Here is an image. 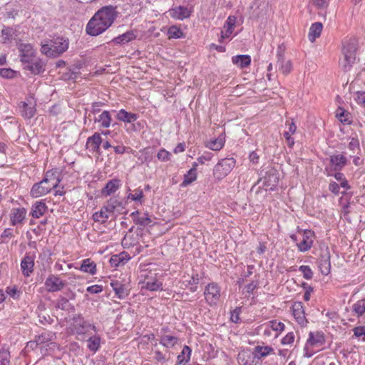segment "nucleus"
Wrapping results in <instances>:
<instances>
[{"instance_id": "nucleus-1", "label": "nucleus", "mask_w": 365, "mask_h": 365, "mask_svg": "<svg viewBox=\"0 0 365 365\" xmlns=\"http://www.w3.org/2000/svg\"><path fill=\"white\" fill-rule=\"evenodd\" d=\"M61 182L59 175L56 171L48 170L44 178L38 183L33 185L31 194L34 197H38L49 192L52 189L58 186Z\"/></svg>"}, {"instance_id": "nucleus-2", "label": "nucleus", "mask_w": 365, "mask_h": 365, "mask_svg": "<svg viewBox=\"0 0 365 365\" xmlns=\"http://www.w3.org/2000/svg\"><path fill=\"white\" fill-rule=\"evenodd\" d=\"M68 45L69 41L67 38L56 36L49 41L41 44V51L48 57H56L66 51Z\"/></svg>"}, {"instance_id": "nucleus-3", "label": "nucleus", "mask_w": 365, "mask_h": 365, "mask_svg": "<svg viewBox=\"0 0 365 365\" xmlns=\"http://www.w3.org/2000/svg\"><path fill=\"white\" fill-rule=\"evenodd\" d=\"M114 21V6H106L99 9L90 19V26L110 27Z\"/></svg>"}, {"instance_id": "nucleus-4", "label": "nucleus", "mask_w": 365, "mask_h": 365, "mask_svg": "<svg viewBox=\"0 0 365 365\" xmlns=\"http://www.w3.org/2000/svg\"><path fill=\"white\" fill-rule=\"evenodd\" d=\"M235 165L233 158H225L220 161L214 168L213 175L217 179L227 176Z\"/></svg>"}, {"instance_id": "nucleus-5", "label": "nucleus", "mask_w": 365, "mask_h": 365, "mask_svg": "<svg viewBox=\"0 0 365 365\" xmlns=\"http://www.w3.org/2000/svg\"><path fill=\"white\" fill-rule=\"evenodd\" d=\"M251 18L259 19L267 16L269 11L268 0H255L251 6Z\"/></svg>"}, {"instance_id": "nucleus-6", "label": "nucleus", "mask_w": 365, "mask_h": 365, "mask_svg": "<svg viewBox=\"0 0 365 365\" xmlns=\"http://www.w3.org/2000/svg\"><path fill=\"white\" fill-rule=\"evenodd\" d=\"M279 181L277 171L274 169L269 170L263 178L257 181V184L262 183V187L265 190H273ZM261 187V185L259 186Z\"/></svg>"}, {"instance_id": "nucleus-7", "label": "nucleus", "mask_w": 365, "mask_h": 365, "mask_svg": "<svg viewBox=\"0 0 365 365\" xmlns=\"http://www.w3.org/2000/svg\"><path fill=\"white\" fill-rule=\"evenodd\" d=\"M18 49L20 53V61L24 64L31 63L36 58L35 51L29 43H21L18 45Z\"/></svg>"}, {"instance_id": "nucleus-8", "label": "nucleus", "mask_w": 365, "mask_h": 365, "mask_svg": "<svg viewBox=\"0 0 365 365\" xmlns=\"http://www.w3.org/2000/svg\"><path fill=\"white\" fill-rule=\"evenodd\" d=\"M66 283L61 280L57 275L51 274L45 282V287L48 292H56L61 290Z\"/></svg>"}, {"instance_id": "nucleus-9", "label": "nucleus", "mask_w": 365, "mask_h": 365, "mask_svg": "<svg viewBox=\"0 0 365 365\" xmlns=\"http://www.w3.org/2000/svg\"><path fill=\"white\" fill-rule=\"evenodd\" d=\"M206 301L210 304H216L220 297V290L216 284H209L204 292Z\"/></svg>"}, {"instance_id": "nucleus-10", "label": "nucleus", "mask_w": 365, "mask_h": 365, "mask_svg": "<svg viewBox=\"0 0 365 365\" xmlns=\"http://www.w3.org/2000/svg\"><path fill=\"white\" fill-rule=\"evenodd\" d=\"M93 220L102 223L105 222L109 217H114V204L110 202L107 206H104L99 212H96L93 215Z\"/></svg>"}, {"instance_id": "nucleus-11", "label": "nucleus", "mask_w": 365, "mask_h": 365, "mask_svg": "<svg viewBox=\"0 0 365 365\" xmlns=\"http://www.w3.org/2000/svg\"><path fill=\"white\" fill-rule=\"evenodd\" d=\"M284 49V48H283L282 45H280L278 48V52L277 54V59H278L277 63L279 65V68L282 71V73L284 75H287L289 73H290L292 66V63L290 61H284V55H283Z\"/></svg>"}, {"instance_id": "nucleus-12", "label": "nucleus", "mask_w": 365, "mask_h": 365, "mask_svg": "<svg viewBox=\"0 0 365 365\" xmlns=\"http://www.w3.org/2000/svg\"><path fill=\"white\" fill-rule=\"evenodd\" d=\"M292 313L296 321L302 327L307 324V320L305 317V313L302 302H295L292 306Z\"/></svg>"}, {"instance_id": "nucleus-13", "label": "nucleus", "mask_w": 365, "mask_h": 365, "mask_svg": "<svg viewBox=\"0 0 365 365\" xmlns=\"http://www.w3.org/2000/svg\"><path fill=\"white\" fill-rule=\"evenodd\" d=\"M314 232L310 230H305L302 235V240L297 244L298 249L300 252H307L312 246Z\"/></svg>"}, {"instance_id": "nucleus-14", "label": "nucleus", "mask_w": 365, "mask_h": 365, "mask_svg": "<svg viewBox=\"0 0 365 365\" xmlns=\"http://www.w3.org/2000/svg\"><path fill=\"white\" fill-rule=\"evenodd\" d=\"M34 257L26 254L21 262V269L25 277H29L34 272Z\"/></svg>"}, {"instance_id": "nucleus-15", "label": "nucleus", "mask_w": 365, "mask_h": 365, "mask_svg": "<svg viewBox=\"0 0 365 365\" xmlns=\"http://www.w3.org/2000/svg\"><path fill=\"white\" fill-rule=\"evenodd\" d=\"M26 210L24 207L13 208L10 214L11 224L14 226L22 224L26 218Z\"/></svg>"}, {"instance_id": "nucleus-16", "label": "nucleus", "mask_w": 365, "mask_h": 365, "mask_svg": "<svg viewBox=\"0 0 365 365\" xmlns=\"http://www.w3.org/2000/svg\"><path fill=\"white\" fill-rule=\"evenodd\" d=\"M24 69L31 71L32 74L37 75L44 71L45 64L43 61L38 58H34L31 63H26Z\"/></svg>"}, {"instance_id": "nucleus-17", "label": "nucleus", "mask_w": 365, "mask_h": 365, "mask_svg": "<svg viewBox=\"0 0 365 365\" xmlns=\"http://www.w3.org/2000/svg\"><path fill=\"white\" fill-rule=\"evenodd\" d=\"M308 345H312L314 347H320L325 343L324 335L321 331H311L309 338L307 340Z\"/></svg>"}, {"instance_id": "nucleus-18", "label": "nucleus", "mask_w": 365, "mask_h": 365, "mask_svg": "<svg viewBox=\"0 0 365 365\" xmlns=\"http://www.w3.org/2000/svg\"><path fill=\"white\" fill-rule=\"evenodd\" d=\"M190 10L185 6H177L170 11V14L173 18L183 20L190 16Z\"/></svg>"}, {"instance_id": "nucleus-19", "label": "nucleus", "mask_w": 365, "mask_h": 365, "mask_svg": "<svg viewBox=\"0 0 365 365\" xmlns=\"http://www.w3.org/2000/svg\"><path fill=\"white\" fill-rule=\"evenodd\" d=\"M237 18L235 16H230L224 26L223 30L221 31V38H226L233 32L235 26Z\"/></svg>"}, {"instance_id": "nucleus-20", "label": "nucleus", "mask_w": 365, "mask_h": 365, "mask_svg": "<svg viewBox=\"0 0 365 365\" xmlns=\"http://www.w3.org/2000/svg\"><path fill=\"white\" fill-rule=\"evenodd\" d=\"M124 283L119 284L115 282V296L119 299H124L129 294L130 290L129 279L128 281L123 280Z\"/></svg>"}, {"instance_id": "nucleus-21", "label": "nucleus", "mask_w": 365, "mask_h": 365, "mask_svg": "<svg viewBox=\"0 0 365 365\" xmlns=\"http://www.w3.org/2000/svg\"><path fill=\"white\" fill-rule=\"evenodd\" d=\"M347 160L343 155H334L330 157V163L335 171L341 170L346 164Z\"/></svg>"}, {"instance_id": "nucleus-22", "label": "nucleus", "mask_w": 365, "mask_h": 365, "mask_svg": "<svg viewBox=\"0 0 365 365\" xmlns=\"http://www.w3.org/2000/svg\"><path fill=\"white\" fill-rule=\"evenodd\" d=\"M319 269L322 274L327 275L330 272L331 262L329 255H322L319 259Z\"/></svg>"}, {"instance_id": "nucleus-23", "label": "nucleus", "mask_w": 365, "mask_h": 365, "mask_svg": "<svg viewBox=\"0 0 365 365\" xmlns=\"http://www.w3.org/2000/svg\"><path fill=\"white\" fill-rule=\"evenodd\" d=\"M132 215L137 225L147 226L152 223V220L146 213L140 214L138 211H135L132 213Z\"/></svg>"}, {"instance_id": "nucleus-24", "label": "nucleus", "mask_w": 365, "mask_h": 365, "mask_svg": "<svg viewBox=\"0 0 365 365\" xmlns=\"http://www.w3.org/2000/svg\"><path fill=\"white\" fill-rule=\"evenodd\" d=\"M79 269L83 272L93 275L96 273V264L89 258L85 259L82 261Z\"/></svg>"}, {"instance_id": "nucleus-25", "label": "nucleus", "mask_w": 365, "mask_h": 365, "mask_svg": "<svg viewBox=\"0 0 365 365\" xmlns=\"http://www.w3.org/2000/svg\"><path fill=\"white\" fill-rule=\"evenodd\" d=\"M47 210V206L43 202H36L33 205L31 215L34 218H39L43 216Z\"/></svg>"}, {"instance_id": "nucleus-26", "label": "nucleus", "mask_w": 365, "mask_h": 365, "mask_svg": "<svg viewBox=\"0 0 365 365\" xmlns=\"http://www.w3.org/2000/svg\"><path fill=\"white\" fill-rule=\"evenodd\" d=\"M101 143L102 139L100 134L95 133L92 136L88 138L86 147L88 148H91L93 150H98Z\"/></svg>"}, {"instance_id": "nucleus-27", "label": "nucleus", "mask_w": 365, "mask_h": 365, "mask_svg": "<svg viewBox=\"0 0 365 365\" xmlns=\"http://www.w3.org/2000/svg\"><path fill=\"white\" fill-rule=\"evenodd\" d=\"M322 28V24L320 22H316L311 26L309 32V39L311 42H314L317 38L319 37Z\"/></svg>"}, {"instance_id": "nucleus-28", "label": "nucleus", "mask_w": 365, "mask_h": 365, "mask_svg": "<svg viewBox=\"0 0 365 365\" xmlns=\"http://www.w3.org/2000/svg\"><path fill=\"white\" fill-rule=\"evenodd\" d=\"M197 163H194L192 168L184 175V180L182 183V186H187L194 182L197 178Z\"/></svg>"}, {"instance_id": "nucleus-29", "label": "nucleus", "mask_w": 365, "mask_h": 365, "mask_svg": "<svg viewBox=\"0 0 365 365\" xmlns=\"http://www.w3.org/2000/svg\"><path fill=\"white\" fill-rule=\"evenodd\" d=\"M356 41L355 39H350L345 42L342 49V53L356 57Z\"/></svg>"}, {"instance_id": "nucleus-30", "label": "nucleus", "mask_w": 365, "mask_h": 365, "mask_svg": "<svg viewBox=\"0 0 365 365\" xmlns=\"http://www.w3.org/2000/svg\"><path fill=\"white\" fill-rule=\"evenodd\" d=\"M232 61L234 64L237 65L242 68L248 66L250 64L251 58L248 55H239L233 56Z\"/></svg>"}, {"instance_id": "nucleus-31", "label": "nucleus", "mask_w": 365, "mask_h": 365, "mask_svg": "<svg viewBox=\"0 0 365 365\" xmlns=\"http://www.w3.org/2000/svg\"><path fill=\"white\" fill-rule=\"evenodd\" d=\"M336 117L344 124L349 125L351 123V114L343 108L339 107L337 108L336 110Z\"/></svg>"}, {"instance_id": "nucleus-32", "label": "nucleus", "mask_w": 365, "mask_h": 365, "mask_svg": "<svg viewBox=\"0 0 365 365\" xmlns=\"http://www.w3.org/2000/svg\"><path fill=\"white\" fill-rule=\"evenodd\" d=\"M144 283L145 286L143 287H145L150 291H157L163 289L162 282L155 278H148Z\"/></svg>"}, {"instance_id": "nucleus-33", "label": "nucleus", "mask_w": 365, "mask_h": 365, "mask_svg": "<svg viewBox=\"0 0 365 365\" xmlns=\"http://www.w3.org/2000/svg\"><path fill=\"white\" fill-rule=\"evenodd\" d=\"M117 118L125 123H133L136 120L137 115L122 109L118 113Z\"/></svg>"}, {"instance_id": "nucleus-34", "label": "nucleus", "mask_w": 365, "mask_h": 365, "mask_svg": "<svg viewBox=\"0 0 365 365\" xmlns=\"http://www.w3.org/2000/svg\"><path fill=\"white\" fill-rule=\"evenodd\" d=\"M178 341L176 336L170 335H163L160 339V344L167 348L173 347Z\"/></svg>"}, {"instance_id": "nucleus-35", "label": "nucleus", "mask_w": 365, "mask_h": 365, "mask_svg": "<svg viewBox=\"0 0 365 365\" xmlns=\"http://www.w3.org/2000/svg\"><path fill=\"white\" fill-rule=\"evenodd\" d=\"M191 354V349L189 346H185L180 353L178 356L177 363L178 364H185L189 361Z\"/></svg>"}, {"instance_id": "nucleus-36", "label": "nucleus", "mask_w": 365, "mask_h": 365, "mask_svg": "<svg viewBox=\"0 0 365 365\" xmlns=\"http://www.w3.org/2000/svg\"><path fill=\"white\" fill-rule=\"evenodd\" d=\"M287 125H289V130L284 132V136L287 140L288 145L289 147H292L294 145V142L293 138H291V135L294 134L296 132L297 126L292 121L291 123L287 121Z\"/></svg>"}, {"instance_id": "nucleus-37", "label": "nucleus", "mask_w": 365, "mask_h": 365, "mask_svg": "<svg viewBox=\"0 0 365 365\" xmlns=\"http://www.w3.org/2000/svg\"><path fill=\"white\" fill-rule=\"evenodd\" d=\"M356 57L349 56L343 53V58L340 60L339 64L341 68L345 71L349 70L352 64L355 62Z\"/></svg>"}, {"instance_id": "nucleus-38", "label": "nucleus", "mask_w": 365, "mask_h": 365, "mask_svg": "<svg viewBox=\"0 0 365 365\" xmlns=\"http://www.w3.org/2000/svg\"><path fill=\"white\" fill-rule=\"evenodd\" d=\"M90 21L88 22L86 28V33L92 36H96L106 30V27H101L97 25L90 26Z\"/></svg>"}, {"instance_id": "nucleus-39", "label": "nucleus", "mask_w": 365, "mask_h": 365, "mask_svg": "<svg viewBox=\"0 0 365 365\" xmlns=\"http://www.w3.org/2000/svg\"><path fill=\"white\" fill-rule=\"evenodd\" d=\"M136 38V35L135 33L131 31H128L125 34H123L122 35H119L118 37L115 38V43H128Z\"/></svg>"}, {"instance_id": "nucleus-40", "label": "nucleus", "mask_w": 365, "mask_h": 365, "mask_svg": "<svg viewBox=\"0 0 365 365\" xmlns=\"http://www.w3.org/2000/svg\"><path fill=\"white\" fill-rule=\"evenodd\" d=\"M353 311L357 317L361 316L365 312V299L359 300L353 305Z\"/></svg>"}, {"instance_id": "nucleus-41", "label": "nucleus", "mask_w": 365, "mask_h": 365, "mask_svg": "<svg viewBox=\"0 0 365 365\" xmlns=\"http://www.w3.org/2000/svg\"><path fill=\"white\" fill-rule=\"evenodd\" d=\"M168 38H180L183 36L182 30L176 26H172L168 31Z\"/></svg>"}, {"instance_id": "nucleus-42", "label": "nucleus", "mask_w": 365, "mask_h": 365, "mask_svg": "<svg viewBox=\"0 0 365 365\" xmlns=\"http://www.w3.org/2000/svg\"><path fill=\"white\" fill-rule=\"evenodd\" d=\"M132 237L133 234L130 232L125 235L121 242V245L123 247H129L138 243V240L136 239H133Z\"/></svg>"}, {"instance_id": "nucleus-43", "label": "nucleus", "mask_w": 365, "mask_h": 365, "mask_svg": "<svg viewBox=\"0 0 365 365\" xmlns=\"http://www.w3.org/2000/svg\"><path fill=\"white\" fill-rule=\"evenodd\" d=\"M10 364V352L7 349L1 348L0 349V365Z\"/></svg>"}, {"instance_id": "nucleus-44", "label": "nucleus", "mask_w": 365, "mask_h": 365, "mask_svg": "<svg viewBox=\"0 0 365 365\" xmlns=\"http://www.w3.org/2000/svg\"><path fill=\"white\" fill-rule=\"evenodd\" d=\"M255 352L259 354L261 357H264L269 355L273 351V349L270 346H257L255 349Z\"/></svg>"}, {"instance_id": "nucleus-45", "label": "nucleus", "mask_w": 365, "mask_h": 365, "mask_svg": "<svg viewBox=\"0 0 365 365\" xmlns=\"http://www.w3.org/2000/svg\"><path fill=\"white\" fill-rule=\"evenodd\" d=\"M35 113V109L33 107L29 106L26 103H23L22 115L28 119L31 118Z\"/></svg>"}, {"instance_id": "nucleus-46", "label": "nucleus", "mask_w": 365, "mask_h": 365, "mask_svg": "<svg viewBox=\"0 0 365 365\" xmlns=\"http://www.w3.org/2000/svg\"><path fill=\"white\" fill-rule=\"evenodd\" d=\"M224 145V141L222 138H217L214 140H211L207 147L212 150H220Z\"/></svg>"}, {"instance_id": "nucleus-47", "label": "nucleus", "mask_w": 365, "mask_h": 365, "mask_svg": "<svg viewBox=\"0 0 365 365\" xmlns=\"http://www.w3.org/2000/svg\"><path fill=\"white\" fill-rule=\"evenodd\" d=\"M88 341V347L91 351H96L100 345V339L98 337H90Z\"/></svg>"}, {"instance_id": "nucleus-48", "label": "nucleus", "mask_w": 365, "mask_h": 365, "mask_svg": "<svg viewBox=\"0 0 365 365\" xmlns=\"http://www.w3.org/2000/svg\"><path fill=\"white\" fill-rule=\"evenodd\" d=\"M98 121L103 127H108L110 122L109 113L103 111L101 115H99Z\"/></svg>"}, {"instance_id": "nucleus-49", "label": "nucleus", "mask_w": 365, "mask_h": 365, "mask_svg": "<svg viewBox=\"0 0 365 365\" xmlns=\"http://www.w3.org/2000/svg\"><path fill=\"white\" fill-rule=\"evenodd\" d=\"M129 259L130 256L125 252H122L118 255H115V266H118L120 264H123Z\"/></svg>"}, {"instance_id": "nucleus-50", "label": "nucleus", "mask_w": 365, "mask_h": 365, "mask_svg": "<svg viewBox=\"0 0 365 365\" xmlns=\"http://www.w3.org/2000/svg\"><path fill=\"white\" fill-rule=\"evenodd\" d=\"M114 190V179L110 180L106 184V187H103L101 190L102 195L106 197Z\"/></svg>"}, {"instance_id": "nucleus-51", "label": "nucleus", "mask_w": 365, "mask_h": 365, "mask_svg": "<svg viewBox=\"0 0 365 365\" xmlns=\"http://www.w3.org/2000/svg\"><path fill=\"white\" fill-rule=\"evenodd\" d=\"M12 36V29L9 27L4 28L1 30V41L4 43L10 41Z\"/></svg>"}, {"instance_id": "nucleus-52", "label": "nucleus", "mask_w": 365, "mask_h": 365, "mask_svg": "<svg viewBox=\"0 0 365 365\" xmlns=\"http://www.w3.org/2000/svg\"><path fill=\"white\" fill-rule=\"evenodd\" d=\"M299 271L303 274V277L307 279H310L313 277V272L310 267L307 265H302L299 268Z\"/></svg>"}, {"instance_id": "nucleus-53", "label": "nucleus", "mask_w": 365, "mask_h": 365, "mask_svg": "<svg viewBox=\"0 0 365 365\" xmlns=\"http://www.w3.org/2000/svg\"><path fill=\"white\" fill-rule=\"evenodd\" d=\"M16 72L11 68H1L0 69V76L5 78H12L15 76Z\"/></svg>"}, {"instance_id": "nucleus-54", "label": "nucleus", "mask_w": 365, "mask_h": 365, "mask_svg": "<svg viewBox=\"0 0 365 365\" xmlns=\"http://www.w3.org/2000/svg\"><path fill=\"white\" fill-rule=\"evenodd\" d=\"M170 155H171V154L169 152H168L165 149H161L158 153L157 157L160 160H161L163 162H166V161L170 160Z\"/></svg>"}, {"instance_id": "nucleus-55", "label": "nucleus", "mask_w": 365, "mask_h": 365, "mask_svg": "<svg viewBox=\"0 0 365 365\" xmlns=\"http://www.w3.org/2000/svg\"><path fill=\"white\" fill-rule=\"evenodd\" d=\"M270 328L274 331H282L284 329V324L282 322L276 320H272L269 322Z\"/></svg>"}, {"instance_id": "nucleus-56", "label": "nucleus", "mask_w": 365, "mask_h": 365, "mask_svg": "<svg viewBox=\"0 0 365 365\" xmlns=\"http://www.w3.org/2000/svg\"><path fill=\"white\" fill-rule=\"evenodd\" d=\"M6 292L14 299H18L20 296V291L16 287H8Z\"/></svg>"}, {"instance_id": "nucleus-57", "label": "nucleus", "mask_w": 365, "mask_h": 365, "mask_svg": "<svg viewBox=\"0 0 365 365\" xmlns=\"http://www.w3.org/2000/svg\"><path fill=\"white\" fill-rule=\"evenodd\" d=\"M295 339L294 334L293 332H289L282 339V344L284 345L292 344Z\"/></svg>"}, {"instance_id": "nucleus-58", "label": "nucleus", "mask_w": 365, "mask_h": 365, "mask_svg": "<svg viewBox=\"0 0 365 365\" xmlns=\"http://www.w3.org/2000/svg\"><path fill=\"white\" fill-rule=\"evenodd\" d=\"M68 304L69 302L66 297H61L56 302V307L65 310L67 309Z\"/></svg>"}, {"instance_id": "nucleus-59", "label": "nucleus", "mask_w": 365, "mask_h": 365, "mask_svg": "<svg viewBox=\"0 0 365 365\" xmlns=\"http://www.w3.org/2000/svg\"><path fill=\"white\" fill-rule=\"evenodd\" d=\"M155 359L159 362H164L166 361L169 356H167L166 354H163V352L156 350L155 351Z\"/></svg>"}, {"instance_id": "nucleus-60", "label": "nucleus", "mask_w": 365, "mask_h": 365, "mask_svg": "<svg viewBox=\"0 0 365 365\" xmlns=\"http://www.w3.org/2000/svg\"><path fill=\"white\" fill-rule=\"evenodd\" d=\"M349 148L354 153L359 150V142L356 138H351L349 143Z\"/></svg>"}, {"instance_id": "nucleus-61", "label": "nucleus", "mask_w": 365, "mask_h": 365, "mask_svg": "<svg viewBox=\"0 0 365 365\" xmlns=\"http://www.w3.org/2000/svg\"><path fill=\"white\" fill-rule=\"evenodd\" d=\"M313 4L319 9H323L327 7V0H311Z\"/></svg>"}, {"instance_id": "nucleus-62", "label": "nucleus", "mask_w": 365, "mask_h": 365, "mask_svg": "<svg viewBox=\"0 0 365 365\" xmlns=\"http://www.w3.org/2000/svg\"><path fill=\"white\" fill-rule=\"evenodd\" d=\"M312 347H314L312 345H308L307 341L304 348V356L307 358H310L314 354V351L311 349Z\"/></svg>"}, {"instance_id": "nucleus-63", "label": "nucleus", "mask_w": 365, "mask_h": 365, "mask_svg": "<svg viewBox=\"0 0 365 365\" xmlns=\"http://www.w3.org/2000/svg\"><path fill=\"white\" fill-rule=\"evenodd\" d=\"M354 334L356 337L365 336V329L363 327H357L354 329Z\"/></svg>"}, {"instance_id": "nucleus-64", "label": "nucleus", "mask_w": 365, "mask_h": 365, "mask_svg": "<svg viewBox=\"0 0 365 365\" xmlns=\"http://www.w3.org/2000/svg\"><path fill=\"white\" fill-rule=\"evenodd\" d=\"M356 101L359 103H361L365 106V92H357Z\"/></svg>"}]
</instances>
